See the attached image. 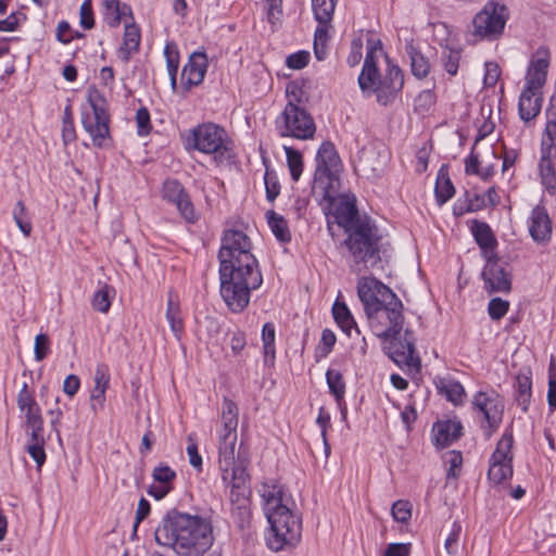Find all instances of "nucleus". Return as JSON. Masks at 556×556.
Masks as SVG:
<instances>
[{
    "label": "nucleus",
    "mask_w": 556,
    "mask_h": 556,
    "mask_svg": "<svg viewBox=\"0 0 556 556\" xmlns=\"http://www.w3.org/2000/svg\"><path fill=\"white\" fill-rule=\"evenodd\" d=\"M471 233L481 250L482 256L486 258L495 257L497 240L485 222L473 219L470 227Z\"/></svg>",
    "instance_id": "obj_25"
},
{
    "label": "nucleus",
    "mask_w": 556,
    "mask_h": 556,
    "mask_svg": "<svg viewBox=\"0 0 556 556\" xmlns=\"http://www.w3.org/2000/svg\"><path fill=\"white\" fill-rule=\"evenodd\" d=\"M462 48L445 47L442 50L441 62L443 68L451 76H455L458 72L459 63L462 60Z\"/></svg>",
    "instance_id": "obj_41"
},
{
    "label": "nucleus",
    "mask_w": 556,
    "mask_h": 556,
    "mask_svg": "<svg viewBox=\"0 0 556 556\" xmlns=\"http://www.w3.org/2000/svg\"><path fill=\"white\" fill-rule=\"evenodd\" d=\"M285 152L287 155V164L290 170L291 179L293 181H298L303 172V157L300 151L291 148L285 147Z\"/></svg>",
    "instance_id": "obj_45"
},
{
    "label": "nucleus",
    "mask_w": 556,
    "mask_h": 556,
    "mask_svg": "<svg viewBox=\"0 0 556 556\" xmlns=\"http://www.w3.org/2000/svg\"><path fill=\"white\" fill-rule=\"evenodd\" d=\"M115 294L113 287L104 283L97 290L92 296L91 305L94 311L108 313L111 307V299Z\"/></svg>",
    "instance_id": "obj_40"
},
{
    "label": "nucleus",
    "mask_w": 556,
    "mask_h": 556,
    "mask_svg": "<svg viewBox=\"0 0 556 556\" xmlns=\"http://www.w3.org/2000/svg\"><path fill=\"white\" fill-rule=\"evenodd\" d=\"M166 319L174 336L179 340L184 332V321L181 318L180 306L174 295L169 293L166 307Z\"/></svg>",
    "instance_id": "obj_36"
},
{
    "label": "nucleus",
    "mask_w": 556,
    "mask_h": 556,
    "mask_svg": "<svg viewBox=\"0 0 556 556\" xmlns=\"http://www.w3.org/2000/svg\"><path fill=\"white\" fill-rule=\"evenodd\" d=\"M63 128H62V136L65 143L71 142L75 139V129H74V122H73V111L72 106L68 104L64 109L63 114Z\"/></svg>",
    "instance_id": "obj_53"
},
{
    "label": "nucleus",
    "mask_w": 556,
    "mask_h": 556,
    "mask_svg": "<svg viewBox=\"0 0 556 556\" xmlns=\"http://www.w3.org/2000/svg\"><path fill=\"white\" fill-rule=\"evenodd\" d=\"M308 61L309 53L307 51L302 50L290 54L286 60V64L289 68L302 70L308 64Z\"/></svg>",
    "instance_id": "obj_58"
},
{
    "label": "nucleus",
    "mask_w": 556,
    "mask_h": 556,
    "mask_svg": "<svg viewBox=\"0 0 556 556\" xmlns=\"http://www.w3.org/2000/svg\"><path fill=\"white\" fill-rule=\"evenodd\" d=\"M548 66L549 53L546 49L540 48L530 61L523 88L538 92L542 91V88L546 83Z\"/></svg>",
    "instance_id": "obj_21"
},
{
    "label": "nucleus",
    "mask_w": 556,
    "mask_h": 556,
    "mask_svg": "<svg viewBox=\"0 0 556 556\" xmlns=\"http://www.w3.org/2000/svg\"><path fill=\"white\" fill-rule=\"evenodd\" d=\"M16 402L21 412H25V409L38 405L33 393L28 390L27 383H23V387L17 394Z\"/></svg>",
    "instance_id": "obj_57"
},
{
    "label": "nucleus",
    "mask_w": 556,
    "mask_h": 556,
    "mask_svg": "<svg viewBox=\"0 0 556 556\" xmlns=\"http://www.w3.org/2000/svg\"><path fill=\"white\" fill-rule=\"evenodd\" d=\"M176 477V471L168 465L163 463L159 464L152 471V478L159 484L149 488V495L153 496L155 500L164 498L174 489Z\"/></svg>",
    "instance_id": "obj_26"
},
{
    "label": "nucleus",
    "mask_w": 556,
    "mask_h": 556,
    "mask_svg": "<svg viewBox=\"0 0 556 556\" xmlns=\"http://www.w3.org/2000/svg\"><path fill=\"white\" fill-rule=\"evenodd\" d=\"M446 462L450 464V468L447 471V477L457 478L458 471L463 464V456L460 452L451 451L447 453Z\"/></svg>",
    "instance_id": "obj_62"
},
{
    "label": "nucleus",
    "mask_w": 556,
    "mask_h": 556,
    "mask_svg": "<svg viewBox=\"0 0 556 556\" xmlns=\"http://www.w3.org/2000/svg\"><path fill=\"white\" fill-rule=\"evenodd\" d=\"M529 232L531 238L538 242H546L552 236V220L547 211L542 205L533 207L529 218Z\"/></svg>",
    "instance_id": "obj_23"
},
{
    "label": "nucleus",
    "mask_w": 556,
    "mask_h": 556,
    "mask_svg": "<svg viewBox=\"0 0 556 556\" xmlns=\"http://www.w3.org/2000/svg\"><path fill=\"white\" fill-rule=\"evenodd\" d=\"M513 432L505 431L490 457L488 477L494 483H502L513 476Z\"/></svg>",
    "instance_id": "obj_14"
},
{
    "label": "nucleus",
    "mask_w": 556,
    "mask_h": 556,
    "mask_svg": "<svg viewBox=\"0 0 556 556\" xmlns=\"http://www.w3.org/2000/svg\"><path fill=\"white\" fill-rule=\"evenodd\" d=\"M326 381L330 393L334 396L337 403L340 404L345 395V382L342 374L336 369H328L326 372Z\"/></svg>",
    "instance_id": "obj_42"
},
{
    "label": "nucleus",
    "mask_w": 556,
    "mask_h": 556,
    "mask_svg": "<svg viewBox=\"0 0 556 556\" xmlns=\"http://www.w3.org/2000/svg\"><path fill=\"white\" fill-rule=\"evenodd\" d=\"M336 334L329 330V329H324L323 330V333H321V339H320V346H319V351L321 352V356H327L334 343H336Z\"/></svg>",
    "instance_id": "obj_63"
},
{
    "label": "nucleus",
    "mask_w": 556,
    "mask_h": 556,
    "mask_svg": "<svg viewBox=\"0 0 556 556\" xmlns=\"http://www.w3.org/2000/svg\"><path fill=\"white\" fill-rule=\"evenodd\" d=\"M381 75L378 67L363 66L358 76V86L362 92L369 97L374 93L378 97Z\"/></svg>",
    "instance_id": "obj_34"
},
{
    "label": "nucleus",
    "mask_w": 556,
    "mask_h": 556,
    "mask_svg": "<svg viewBox=\"0 0 556 556\" xmlns=\"http://www.w3.org/2000/svg\"><path fill=\"white\" fill-rule=\"evenodd\" d=\"M25 417L26 433L34 434L43 433V419L39 405L29 407L25 412H21Z\"/></svg>",
    "instance_id": "obj_43"
},
{
    "label": "nucleus",
    "mask_w": 556,
    "mask_h": 556,
    "mask_svg": "<svg viewBox=\"0 0 556 556\" xmlns=\"http://www.w3.org/2000/svg\"><path fill=\"white\" fill-rule=\"evenodd\" d=\"M141 34L134 20L125 21L123 43L118 49V56L124 63H128L131 55L139 50Z\"/></svg>",
    "instance_id": "obj_30"
},
{
    "label": "nucleus",
    "mask_w": 556,
    "mask_h": 556,
    "mask_svg": "<svg viewBox=\"0 0 556 556\" xmlns=\"http://www.w3.org/2000/svg\"><path fill=\"white\" fill-rule=\"evenodd\" d=\"M262 341L265 358L268 356L275 358V327L271 323H266L263 326Z\"/></svg>",
    "instance_id": "obj_49"
},
{
    "label": "nucleus",
    "mask_w": 556,
    "mask_h": 556,
    "mask_svg": "<svg viewBox=\"0 0 556 556\" xmlns=\"http://www.w3.org/2000/svg\"><path fill=\"white\" fill-rule=\"evenodd\" d=\"M334 217L338 225L344 229L345 233L356 228L359 224L374 220L367 215H361L355 203L352 201L340 202L336 207Z\"/></svg>",
    "instance_id": "obj_24"
},
{
    "label": "nucleus",
    "mask_w": 556,
    "mask_h": 556,
    "mask_svg": "<svg viewBox=\"0 0 556 556\" xmlns=\"http://www.w3.org/2000/svg\"><path fill=\"white\" fill-rule=\"evenodd\" d=\"M409 336L410 332L406 330L404 340L399 339V337L388 339L389 344L386 348L387 354L399 366H413L420 364L419 357L415 356V345L413 340L408 338Z\"/></svg>",
    "instance_id": "obj_22"
},
{
    "label": "nucleus",
    "mask_w": 556,
    "mask_h": 556,
    "mask_svg": "<svg viewBox=\"0 0 556 556\" xmlns=\"http://www.w3.org/2000/svg\"><path fill=\"white\" fill-rule=\"evenodd\" d=\"M357 295L364 306L365 314L396 296L388 286L372 276L358 279Z\"/></svg>",
    "instance_id": "obj_15"
},
{
    "label": "nucleus",
    "mask_w": 556,
    "mask_h": 556,
    "mask_svg": "<svg viewBox=\"0 0 556 556\" xmlns=\"http://www.w3.org/2000/svg\"><path fill=\"white\" fill-rule=\"evenodd\" d=\"M105 8V20L110 27H117L125 17L134 20L130 5L119 0H102Z\"/></svg>",
    "instance_id": "obj_32"
},
{
    "label": "nucleus",
    "mask_w": 556,
    "mask_h": 556,
    "mask_svg": "<svg viewBox=\"0 0 556 556\" xmlns=\"http://www.w3.org/2000/svg\"><path fill=\"white\" fill-rule=\"evenodd\" d=\"M462 533V526L459 522H453L452 528L445 539L444 548L446 553L454 556L459 551V538Z\"/></svg>",
    "instance_id": "obj_48"
},
{
    "label": "nucleus",
    "mask_w": 556,
    "mask_h": 556,
    "mask_svg": "<svg viewBox=\"0 0 556 556\" xmlns=\"http://www.w3.org/2000/svg\"><path fill=\"white\" fill-rule=\"evenodd\" d=\"M251 249V239L242 230L224 231L218 251L219 293L232 313L244 311L251 292L263 283L258 262Z\"/></svg>",
    "instance_id": "obj_1"
},
{
    "label": "nucleus",
    "mask_w": 556,
    "mask_h": 556,
    "mask_svg": "<svg viewBox=\"0 0 556 556\" xmlns=\"http://www.w3.org/2000/svg\"><path fill=\"white\" fill-rule=\"evenodd\" d=\"M50 351V339L46 333H39L35 338L34 355L37 362L43 361Z\"/></svg>",
    "instance_id": "obj_54"
},
{
    "label": "nucleus",
    "mask_w": 556,
    "mask_h": 556,
    "mask_svg": "<svg viewBox=\"0 0 556 556\" xmlns=\"http://www.w3.org/2000/svg\"><path fill=\"white\" fill-rule=\"evenodd\" d=\"M163 197L176 205L180 215L187 223H194L198 216L194 206L184 186L176 179H167L163 185Z\"/></svg>",
    "instance_id": "obj_18"
},
{
    "label": "nucleus",
    "mask_w": 556,
    "mask_h": 556,
    "mask_svg": "<svg viewBox=\"0 0 556 556\" xmlns=\"http://www.w3.org/2000/svg\"><path fill=\"white\" fill-rule=\"evenodd\" d=\"M207 66L208 61L205 52L195 51L190 54L180 76L181 87L185 92H189L192 87L202 84Z\"/></svg>",
    "instance_id": "obj_19"
},
{
    "label": "nucleus",
    "mask_w": 556,
    "mask_h": 556,
    "mask_svg": "<svg viewBox=\"0 0 556 556\" xmlns=\"http://www.w3.org/2000/svg\"><path fill=\"white\" fill-rule=\"evenodd\" d=\"M267 222L273 233L280 242L286 243L291 240L288 223L282 216L278 215L274 211H269L267 213Z\"/></svg>",
    "instance_id": "obj_39"
},
{
    "label": "nucleus",
    "mask_w": 556,
    "mask_h": 556,
    "mask_svg": "<svg viewBox=\"0 0 556 556\" xmlns=\"http://www.w3.org/2000/svg\"><path fill=\"white\" fill-rule=\"evenodd\" d=\"M238 413L237 404L225 399L222 414L223 428L218 438V459L223 458L225 465L229 464L230 457H236Z\"/></svg>",
    "instance_id": "obj_13"
},
{
    "label": "nucleus",
    "mask_w": 556,
    "mask_h": 556,
    "mask_svg": "<svg viewBox=\"0 0 556 556\" xmlns=\"http://www.w3.org/2000/svg\"><path fill=\"white\" fill-rule=\"evenodd\" d=\"M361 170L367 177H379L384 170L386 161L375 149H363L358 156Z\"/></svg>",
    "instance_id": "obj_31"
},
{
    "label": "nucleus",
    "mask_w": 556,
    "mask_h": 556,
    "mask_svg": "<svg viewBox=\"0 0 556 556\" xmlns=\"http://www.w3.org/2000/svg\"><path fill=\"white\" fill-rule=\"evenodd\" d=\"M439 391L441 394H444L450 402L456 405L463 402L465 395V389L462 383L454 380L442 382L439 387Z\"/></svg>",
    "instance_id": "obj_46"
},
{
    "label": "nucleus",
    "mask_w": 556,
    "mask_h": 556,
    "mask_svg": "<svg viewBox=\"0 0 556 556\" xmlns=\"http://www.w3.org/2000/svg\"><path fill=\"white\" fill-rule=\"evenodd\" d=\"M542 103V91L538 92L523 88L518 101V112L520 118L526 123L534 119L541 112Z\"/></svg>",
    "instance_id": "obj_28"
},
{
    "label": "nucleus",
    "mask_w": 556,
    "mask_h": 556,
    "mask_svg": "<svg viewBox=\"0 0 556 556\" xmlns=\"http://www.w3.org/2000/svg\"><path fill=\"white\" fill-rule=\"evenodd\" d=\"M552 151L551 147L542 144V156L540 160V174L542 184L551 194L556 193V173L551 161Z\"/></svg>",
    "instance_id": "obj_33"
},
{
    "label": "nucleus",
    "mask_w": 556,
    "mask_h": 556,
    "mask_svg": "<svg viewBox=\"0 0 556 556\" xmlns=\"http://www.w3.org/2000/svg\"><path fill=\"white\" fill-rule=\"evenodd\" d=\"M509 308V302L502 298H493L490 300L488 305V313L493 320H500L503 318Z\"/></svg>",
    "instance_id": "obj_52"
},
{
    "label": "nucleus",
    "mask_w": 556,
    "mask_h": 556,
    "mask_svg": "<svg viewBox=\"0 0 556 556\" xmlns=\"http://www.w3.org/2000/svg\"><path fill=\"white\" fill-rule=\"evenodd\" d=\"M405 52L409 59L410 72L417 79L426 78L431 70L429 58L420 50V48L409 40L405 45Z\"/></svg>",
    "instance_id": "obj_29"
},
{
    "label": "nucleus",
    "mask_w": 556,
    "mask_h": 556,
    "mask_svg": "<svg viewBox=\"0 0 556 556\" xmlns=\"http://www.w3.org/2000/svg\"><path fill=\"white\" fill-rule=\"evenodd\" d=\"M409 543H391L384 552V556H409Z\"/></svg>",
    "instance_id": "obj_64"
},
{
    "label": "nucleus",
    "mask_w": 556,
    "mask_h": 556,
    "mask_svg": "<svg viewBox=\"0 0 556 556\" xmlns=\"http://www.w3.org/2000/svg\"><path fill=\"white\" fill-rule=\"evenodd\" d=\"M371 331L383 340L401 334L404 325L403 303L395 296L366 314Z\"/></svg>",
    "instance_id": "obj_7"
},
{
    "label": "nucleus",
    "mask_w": 556,
    "mask_h": 556,
    "mask_svg": "<svg viewBox=\"0 0 556 556\" xmlns=\"http://www.w3.org/2000/svg\"><path fill=\"white\" fill-rule=\"evenodd\" d=\"M150 511L151 505L149 501L146 500L144 497H141L137 506L135 521L132 526L134 535L136 534L139 525L149 516Z\"/></svg>",
    "instance_id": "obj_59"
},
{
    "label": "nucleus",
    "mask_w": 556,
    "mask_h": 556,
    "mask_svg": "<svg viewBox=\"0 0 556 556\" xmlns=\"http://www.w3.org/2000/svg\"><path fill=\"white\" fill-rule=\"evenodd\" d=\"M231 140L222 126L214 123H203L190 130L186 138V147L204 154H213L216 163H223L231 157Z\"/></svg>",
    "instance_id": "obj_6"
},
{
    "label": "nucleus",
    "mask_w": 556,
    "mask_h": 556,
    "mask_svg": "<svg viewBox=\"0 0 556 556\" xmlns=\"http://www.w3.org/2000/svg\"><path fill=\"white\" fill-rule=\"evenodd\" d=\"M87 101L92 113H83L84 129L90 135L94 146L101 148L110 135V114L105 97L94 87L87 91Z\"/></svg>",
    "instance_id": "obj_8"
},
{
    "label": "nucleus",
    "mask_w": 556,
    "mask_h": 556,
    "mask_svg": "<svg viewBox=\"0 0 556 556\" xmlns=\"http://www.w3.org/2000/svg\"><path fill=\"white\" fill-rule=\"evenodd\" d=\"M508 20L506 5L489 1L472 20V36L477 39H497L504 31Z\"/></svg>",
    "instance_id": "obj_11"
},
{
    "label": "nucleus",
    "mask_w": 556,
    "mask_h": 556,
    "mask_svg": "<svg viewBox=\"0 0 556 556\" xmlns=\"http://www.w3.org/2000/svg\"><path fill=\"white\" fill-rule=\"evenodd\" d=\"M341 167V160L334 144L330 141L323 142L316 154L313 190L319 191L325 198L330 197V189L333 181L338 180Z\"/></svg>",
    "instance_id": "obj_10"
},
{
    "label": "nucleus",
    "mask_w": 556,
    "mask_h": 556,
    "mask_svg": "<svg viewBox=\"0 0 556 556\" xmlns=\"http://www.w3.org/2000/svg\"><path fill=\"white\" fill-rule=\"evenodd\" d=\"M547 123L545 126V134L549 140V143L545 147H551V151L556 149V96L552 97L551 104L547 110Z\"/></svg>",
    "instance_id": "obj_47"
},
{
    "label": "nucleus",
    "mask_w": 556,
    "mask_h": 556,
    "mask_svg": "<svg viewBox=\"0 0 556 556\" xmlns=\"http://www.w3.org/2000/svg\"><path fill=\"white\" fill-rule=\"evenodd\" d=\"M45 435L43 433L29 434V443L27 445V452L30 457L35 460L38 468H40L46 462L45 452Z\"/></svg>",
    "instance_id": "obj_44"
},
{
    "label": "nucleus",
    "mask_w": 556,
    "mask_h": 556,
    "mask_svg": "<svg viewBox=\"0 0 556 556\" xmlns=\"http://www.w3.org/2000/svg\"><path fill=\"white\" fill-rule=\"evenodd\" d=\"M391 514L395 521L405 523L412 517V505L408 501L399 500L393 503Z\"/></svg>",
    "instance_id": "obj_51"
},
{
    "label": "nucleus",
    "mask_w": 556,
    "mask_h": 556,
    "mask_svg": "<svg viewBox=\"0 0 556 556\" xmlns=\"http://www.w3.org/2000/svg\"><path fill=\"white\" fill-rule=\"evenodd\" d=\"M462 424L457 420H439L433 425V442L437 447H446L462 435Z\"/></svg>",
    "instance_id": "obj_27"
},
{
    "label": "nucleus",
    "mask_w": 556,
    "mask_h": 556,
    "mask_svg": "<svg viewBox=\"0 0 556 556\" xmlns=\"http://www.w3.org/2000/svg\"><path fill=\"white\" fill-rule=\"evenodd\" d=\"M276 130L280 137L298 140L312 139L316 132L313 116L301 105L287 103L275 121Z\"/></svg>",
    "instance_id": "obj_9"
},
{
    "label": "nucleus",
    "mask_w": 556,
    "mask_h": 556,
    "mask_svg": "<svg viewBox=\"0 0 556 556\" xmlns=\"http://www.w3.org/2000/svg\"><path fill=\"white\" fill-rule=\"evenodd\" d=\"M434 193L439 205L446 203L455 193V188L443 167L439 170Z\"/></svg>",
    "instance_id": "obj_38"
},
{
    "label": "nucleus",
    "mask_w": 556,
    "mask_h": 556,
    "mask_svg": "<svg viewBox=\"0 0 556 556\" xmlns=\"http://www.w3.org/2000/svg\"><path fill=\"white\" fill-rule=\"evenodd\" d=\"M342 245L348 251V262L355 270L371 269L381 263L382 235L376 222L359 224L345 233Z\"/></svg>",
    "instance_id": "obj_4"
},
{
    "label": "nucleus",
    "mask_w": 556,
    "mask_h": 556,
    "mask_svg": "<svg viewBox=\"0 0 556 556\" xmlns=\"http://www.w3.org/2000/svg\"><path fill=\"white\" fill-rule=\"evenodd\" d=\"M264 181L266 189V198L269 202H273L280 193V184L278 181V177L275 170L266 167Z\"/></svg>",
    "instance_id": "obj_50"
},
{
    "label": "nucleus",
    "mask_w": 556,
    "mask_h": 556,
    "mask_svg": "<svg viewBox=\"0 0 556 556\" xmlns=\"http://www.w3.org/2000/svg\"><path fill=\"white\" fill-rule=\"evenodd\" d=\"M472 404L475 408L482 413L489 429L486 437H491L502 422L505 406L504 399L495 391H491L490 393L478 392L473 396Z\"/></svg>",
    "instance_id": "obj_16"
},
{
    "label": "nucleus",
    "mask_w": 556,
    "mask_h": 556,
    "mask_svg": "<svg viewBox=\"0 0 556 556\" xmlns=\"http://www.w3.org/2000/svg\"><path fill=\"white\" fill-rule=\"evenodd\" d=\"M136 122L138 127V134L140 136L148 135L151 130L150 113L147 108L141 106L136 112Z\"/></svg>",
    "instance_id": "obj_56"
},
{
    "label": "nucleus",
    "mask_w": 556,
    "mask_h": 556,
    "mask_svg": "<svg viewBox=\"0 0 556 556\" xmlns=\"http://www.w3.org/2000/svg\"><path fill=\"white\" fill-rule=\"evenodd\" d=\"M332 315L340 329L349 337L353 329L359 333V329L356 326L354 317L344 302H340L338 300L334 302L332 306Z\"/></svg>",
    "instance_id": "obj_35"
},
{
    "label": "nucleus",
    "mask_w": 556,
    "mask_h": 556,
    "mask_svg": "<svg viewBox=\"0 0 556 556\" xmlns=\"http://www.w3.org/2000/svg\"><path fill=\"white\" fill-rule=\"evenodd\" d=\"M157 545L178 556H203L213 545V528L205 518L169 509L154 530Z\"/></svg>",
    "instance_id": "obj_2"
},
{
    "label": "nucleus",
    "mask_w": 556,
    "mask_h": 556,
    "mask_svg": "<svg viewBox=\"0 0 556 556\" xmlns=\"http://www.w3.org/2000/svg\"><path fill=\"white\" fill-rule=\"evenodd\" d=\"M404 86V73L396 64L388 60L386 74L380 79L378 103L388 105L391 103Z\"/></svg>",
    "instance_id": "obj_20"
},
{
    "label": "nucleus",
    "mask_w": 556,
    "mask_h": 556,
    "mask_svg": "<svg viewBox=\"0 0 556 556\" xmlns=\"http://www.w3.org/2000/svg\"><path fill=\"white\" fill-rule=\"evenodd\" d=\"M168 75H177L179 67V53L174 43H167L164 49Z\"/></svg>",
    "instance_id": "obj_55"
},
{
    "label": "nucleus",
    "mask_w": 556,
    "mask_h": 556,
    "mask_svg": "<svg viewBox=\"0 0 556 556\" xmlns=\"http://www.w3.org/2000/svg\"><path fill=\"white\" fill-rule=\"evenodd\" d=\"M261 496L270 525L266 534L267 547L273 552L294 548L302 538L301 517L285 504L280 486L264 484Z\"/></svg>",
    "instance_id": "obj_3"
},
{
    "label": "nucleus",
    "mask_w": 556,
    "mask_h": 556,
    "mask_svg": "<svg viewBox=\"0 0 556 556\" xmlns=\"http://www.w3.org/2000/svg\"><path fill=\"white\" fill-rule=\"evenodd\" d=\"M338 0H312L314 17L318 23L314 34V52L317 60L323 61L327 55L329 30L332 28V17Z\"/></svg>",
    "instance_id": "obj_12"
},
{
    "label": "nucleus",
    "mask_w": 556,
    "mask_h": 556,
    "mask_svg": "<svg viewBox=\"0 0 556 556\" xmlns=\"http://www.w3.org/2000/svg\"><path fill=\"white\" fill-rule=\"evenodd\" d=\"M516 401L523 412H527L532 395L530 375L520 372L516 378Z\"/></svg>",
    "instance_id": "obj_37"
},
{
    "label": "nucleus",
    "mask_w": 556,
    "mask_h": 556,
    "mask_svg": "<svg viewBox=\"0 0 556 556\" xmlns=\"http://www.w3.org/2000/svg\"><path fill=\"white\" fill-rule=\"evenodd\" d=\"M222 479L226 486L230 488V502L233 511L244 519L249 515L250 476L247 471L248 460L239 451L237 457H230L225 465L223 458L218 459Z\"/></svg>",
    "instance_id": "obj_5"
},
{
    "label": "nucleus",
    "mask_w": 556,
    "mask_h": 556,
    "mask_svg": "<svg viewBox=\"0 0 556 556\" xmlns=\"http://www.w3.org/2000/svg\"><path fill=\"white\" fill-rule=\"evenodd\" d=\"M435 103V94L431 89L422 90L415 99V106L420 111H428Z\"/></svg>",
    "instance_id": "obj_61"
},
{
    "label": "nucleus",
    "mask_w": 556,
    "mask_h": 556,
    "mask_svg": "<svg viewBox=\"0 0 556 556\" xmlns=\"http://www.w3.org/2000/svg\"><path fill=\"white\" fill-rule=\"evenodd\" d=\"M80 25L85 29H91L94 26L92 7L90 0H85L80 5Z\"/></svg>",
    "instance_id": "obj_60"
},
{
    "label": "nucleus",
    "mask_w": 556,
    "mask_h": 556,
    "mask_svg": "<svg viewBox=\"0 0 556 556\" xmlns=\"http://www.w3.org/2000/svg\"><path fill=\"white\" fill-rule=\"evenodd\" d=\"M482 270L484 289L488 293H508L511 290V275L497 256L486 258Z\"/></svg>",
    "instance_id": "obj_17"
}]
</instances>
